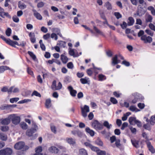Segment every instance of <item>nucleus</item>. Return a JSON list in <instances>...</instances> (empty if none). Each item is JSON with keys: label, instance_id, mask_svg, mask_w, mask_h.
<instances>
[{"label": "nucleus", "instance_id": "nucleus-49", "mask_svg": "<svg viewBox=\"0 0 155 155\" xmlns=\"http://www.w3.org/2000/svg\"><path fill=\"white\" fill-rule=\"evenodd\" d=\"M67 67L69 69H72L74 68V65L72 62H69L67 64Z\"/></svg>", "mask_w": 155, "mask_h": 155}, {"label": "nucleus", "instance_id": "nucleus-22", "mask_svg": "<svg viewBox=\"0 0 155 155\" xmlns=\"http://www.w3.org/2000/svg\"><path fill=\"white\" fill-rule=\"evenodd\" d=\"M66 140L68 143L74 145L76 143L75 140L72 138H67Z\"/></svg>", "mask_w": 155, "mask_h": 155}, {"label": "nucleus", "instance_id": "nucleus-36", "mask_svg": "<svg viewBox=\"0 0 155 155\" xmlns=\"http://www.w3.org/2000/svg\"><path fill=\"white\" fill-rule=\"evenodd\" d=\"M31 101V100L28 99H25L18 102V103L19 104H23L25 103H28Z\"/></svg>", "mask_w": 155, "mask_h": 155}, {"label": "nucleus", "instance_id": "nucleus-58", "mask_svg": "<svg viewBox=\"0 0 155 155\" xmlns=\"http://www.w3.org/2000/svg\"><path fill=\"white\" fill-rule=\"evenodd\" d=\"M106 5L107 9L110 10L112 9L111 5L109 2L106 3Z\"/></svg>", "mask_w": 155, "mask_h": 155}, {"label": "nucleus", "instance_id": "nucleus-14", "mask_svg": "<svg viewBox=\"0 0 155 155\" xmlns=\"http://www.w3.org/2000/svg\"><path fill=\"white\" fill-rule=\"evenodd\" d=\"M14 87L12 86L9 89L5 87H3L1 89V91L3 92H8V93L12 92V90L13 89Z\"/></svg>", "mask_w": 155, "mask_h": 155}, {"label": "nucleus", "instance_id": "nucleus-37", "mask_svg": "<svg viewBox=\"0 0 155 155\" xmlns=\"http://www.w3.org/2000/svg\"><path fill=\"white\" fill-rule=\"evenodd\" d=\"M152 19V17L151 15H149L146 19V22H151Z\"/></svg>", "mask_w": 155, "mask_h": 155}, {"label": "nucleus", "instance_id": "nucleus-15", "mask_svg": "<svg viewBox=\"0 0 155 155\" xmlns=\"http://www.w3.org/2000/svg\"><path fill=\"white\" fill-rule=\"evenodd\" d=\"M112 63L114 65L120 62V60L117 59V55H115L114 57L112 58Z\"/></svg>", "mask_w": 155, "mask_h": 155}, {"label": "nucleus", "instance_id": "nucleus-5", "mask_svg": "<svg viewBox=\"0 0 155 155\" xmlns=\"http://www.w3.org/2000/svg\"><path fill=\"white\" fill-rule=\"evenodd\" d=\"M25 143L23 142H19L16 143L14 146V148L16 150H21L24 147Z\"/></svg>", "mask_w": 155, "mask_h": 155}, {"label": "nucleus", "instance_id": "nucleus-20", "mask_svg": "<svg viewBox=\"0 0 155 155\" xmlns=\"http://www.w3.org/2000/svg\"><path fill=\"white\" fill-rule=\"evenodd\" d=\"M61 59L62 62L64 64L66 63L68 61V59L67 57L64 54L61 55Z\"/></svg>", "mask_w": 155, "mask_h": 155}, {"label": "nucleus", "instance_id": "nucleus-19", "mask_svg": "<svg viewBox=\"0 0 155 155\" xmlns=\"http://www.w3.org/2000/svg\"><path fill=\"white\" fill-rule=\"evenodd\" d=\"M10 70V69L8 66H2L0 67V73H3L5 70Z\"/></svg>", "mask_w": 155, "mask_h": 155}, {"label": "nucleus", "instance_id": "nucleus-35", "mask_svg": "<svg viewBox=\"0 0 155 155\" xmlns=\"http://www.w3.org/2000/svg\"><path fill=\"white\" fill-rule=\"evenodd\" d=\"M98 78L99 80L100 81H102L106 79V76L102 74H99Z\"/></svg>", "mask_w": 155, "mask_h": 155}, {"label": "nucleus", "instance_id": "nucleus-12", "mask_svg": "<svg viewBox=\"0 0 155 155\" xmlns=\"http://www.w3.org/2000/svg\"><path fill=\"white\" fill-rule=\"evenodd\" d=\"M7 43L9 45L14 47H16L15 45L19 46L18 42L16 41H13L10 39H8V41H7Z\"/></svg>", "mask_w": 155, "mask_h": 155}, {"label": "nucleus", "instance_id": "nucleus-16", "mask_svg": "<svg viewBox=\"0 0 155 155\" xmlns=\"http://www.w3.org/2000/svg\"><path fill=\"white\" fill-rule=\"evenodd\" d=\"M51 106V101L50 99H47L46 100L45 106L47 108H50Z\"/></svg>", "mask_w": 155, "mask_h": 155}, {"label": "nucleus", "instance_id": "nucleus-10", "mask_svg": "<svg viewBox=\"0 0 155 155\" xmlns=\"http://www.w3.org/2000/svg\"><path fill=\"white\" fill-rule=\"evenodd\" d=\"M34 12V16L38 19L41 20L42 19V17L41 15L35 9L32 10Z\"/></svg>", "mask_w": 155, "mask_h": 155}, {"label": "nucleus", "instance_id": "nucleus-2", "mask_svg": "<svg viewBox=\"0 0 155 155\" xmlns=\"http://www.w3.org/2000/svg\"><path fill=\"white\" fill-rule=\"evenodd\" d=\"M91 126L96 130H101L103 128V126L97 120L92 122Z\"/></svg>", "mask_w": 155, "mask_h": 155}, {"label": "nucleus", "instance_id": "nucleus-4", "mask_svg": "<svg viewBox=\"0 0 155 155\" xmlns=\"http://www.w3.org/2000/svg\"><path fill=\"white\" fill-rule=\"evenodd\" d=\"M142 40L145 43H150L152 41V38L150 36H147L146 35H143L141 38Z\"/></svg>", "mask_w": 155, "mask_h": 155}, {"label": "nucleus", "instance_id": "nucleus-24", "mask_svg": "<svg viewBox=\"0 0 155 155\" xmlns=\"http://www.w3.org/2000/svg\"><path fill=\"white\" fill-rule=\"evenodd\" d=\"M79 153L80 155H88L87 150L84 148L80 149Z\"/></svg>", "mask_w": 155, "mask_h": 155}, {"label": "nucleus", "instance_id": "nucleus-52", "mask_svg": "<svg viewBox=\"0 0 155 155\" xmlns=\"http://www.w3.org/2000/svg\"><path fill=\"white\" fill-rule=\"evenodd\" d=\"M35 95L36 96L41 97V96L40 94L36 91H34L32 94V95Z\"/></svg>", "mask_w": 155, "mask_h": 155}, {"label": "nucleus", "instance_id": "nucleus-62", "mask_svg": "<svg viewBox=\"0 0 155 155\" xmlns=\"http://www.w3.org/2000/svg\"><path fill=\"white\" fill-rule=\"evenodd\" d=\"M45 5V3L43 2H41L38 3L37 7L38 8H41L43 7Z\"/></svg>", "mask_w": 155, "mask_h": 155}, {"label": "nucleus", "instance_id": "nucleus-7", "mask_svg": "<svg viewBox=\"0 0 155 155\" xmlns=\"http://www.w3.org/2000/svg\"><path fill=\"white\" fill-rule=\"evenodd\" d=\"M84 145L87 147H89L93 151H97V147L93 146L91 143L88 142H86L84 143Z\"/></svg>", "mask_w": 155, "mask_h": 155}, {"label": "nucleus", "instance_id": "nucleus-59", "mask_svg": "<svg viewBox=\"0 0 155 155\" xmlns=\"http://www.w3.org/2000/svg\"><path fill=\"white\" fill-rule=\"evenodd\" d=\"M120 25L122 28L123 29L126 28L127 27V24L125 21H124L123 23V24H121Z\"/></svg>", "mask_w": 155, "mask_h": 155}, {"label": "nucleus", "instance_id": "nucleus-61", "mask_svg": "<svg viewBox=\"0 0 155 155\" xmlns=\"http://www.w3.org/2000/svg\"><path fill=\"white\" fill-rule=\"evenodd\" d=\"M50 35L49 33H47L46 35H43V38L45 40H47L50 37Z\"/></svg>", "mask_w": 155, "mask_h": 155}, {"label": "nucleus", "instance_id": "nucleus-38", "mask_svg": "<svg viewBox=\"0 0 155 155\" xmlns=\"http://www.w3.org/2000/svg\"><path fill=\"white\" fill-rule=\"evenodd\" d=\"M31 129L33 130L34 131H35V132L38 129V127L35 123L32 122V127Z\"/></svg>", "mask_w": 155, "mask_h": 155}, {"label": "nucleus", "instance_id": "nucleus-34", "mask_svg": "<svg viewBox=\"0 0 155 155\" xmlns=\"http://www.w3.org/2000/svg\"><path fill=\"white\" fill-rule=\"evenodd\" d=\"M131 142L133 145L136 148H138L139 147L138 144V142L136 140H131Z\"/></svg>", "mask_w": 155, "mask_h": 155}, {"label": "nucleus", "instance_id": "nucleus-42", "mask_svg": "<svg viewBox=\"0 0 155 155\" xmlns=\"http://www.w3.org/2000/svg\"><path fill=\"white\" fill-rule=\"evenodd\" d=\"M28 53L34 60H35L36 59V57L32 52L30 51H28Z\"/></svg>", "mask_w": 155, "mask_h": 155}, {"label": "nucleus", "instance_id": "nucleus-23", "mask_svg": "<svg viewBox=\"0 0 155 155\" xmlns=\"http://www.w3.org/2000/svg\"><path fill=\"white\" fill-rule=\"evenodd\" d=\"M35 132V131H34L33 130L31 129H30L27 130L26 134V135L28 136L31 137L32 136V134Z\"/></svg>", "mask_w": 155, "mask_h": 155}, {"label": "nucleus", "instance_id": "nucleus-28", "mask_svg": "<svg viewBox=\"0 0 155 155\" xmlns=\"http://www.w3.org/2000/svg\"><path fill=\"white\" fill-rule=\"evenodd\" d=\"M50 151L52 153H57L58 152V149L54 147H52L50 149Z\"/></svg>", "mask_w": 155, "mask_h": 155}, {"label": "nucleus", "instance_id": "nucleus-13", "mask_svg": "<svg viewBox=\"0 0 155 155\" xmlns=\"http://www.w3.org/2000/svg\"><path fill=\"white\" fill-rule=\"evenodd\" d=\"M42 150V147L41 146H39L36 148L35 152L36 153L34 155H42L41 152Z\"/></svg>", "mask_w": 155, "mask_h": 155}, {"label": "nucleus", "instance_id": "nucleus-27", "mask_svg": "<svg viewBox=\"0 0 155 155\" xmlns=\"http://www.w3.org/2000/svg\"><path fill=\"white\" fill-rule=\"evenodd\" d=\"M145 12V11H143L142 12V13H141L140 10H138L137 13H134V17H136L137 16H141L143 15L144 14Z\"/></svg>", "mask_w": 155, "mask_h": 155}, {"label": "nucleus", "instance_id": "nucleus-39", "mask_svg": "<svg viewBox=\"0 0 155 155\" xmlns=\"http://www.w3.org/2000/svg\"><path fill=\"white\" fill-rule=\"evenodd\" d=\"M19 100L18 97H14L11 98L10 99V101L11 103H13L14 102H17Z\"/></svg>", "mask_w": 155, "mask_h": 155}, {"label": "nucleus", "instance_id": "nucleus-1", "mask_svg": "<svg viewBox=\"0 0 155 155\" xmlns=\"http://www.w3.org/2000/svg\"><path fill=\"white\" fill-rule=\"evenodd\" d=\"M9 118H10L11 121L14 124L18 125L20 122L21 117L16 114H13L9 115Z\"/></svg>", "mask_w": 155, "mask_h": 155}, {"label": "nucleus", "instance_id": "nucleus-53", "mask_svg": "<svg viewBox=\"0 0 155 155\" xmlns=\"http://www.w3.org/2000/svg\"><path fill=\"white\" fill-rule=\"evenodd\" d=\"M115 145L117 147H119L121 145L120 140L119 139H117L115 141Z\"/></svg>", "mask_w": 155, "mask_h": 155}, {"label": "nucleus", "instance_id": "nucleus-44", "mask_svg": "<svg viewBox=\"0 0 155 155\" xmlns=\"http://www.w3.org/2000/svg\"><path fill=\"white\" fill-rule=\"evenodd\" d=\"M94 30H95V31H96V32L97 33H99L102 35H104V34L101 31L99 30L96 27L94 26Z\"/></svg>", "mask_w": 155, "mask_h": 155}, {"label": "nucleus", "instance_id": "nucleus-54", "mask_svg": "<svg viewBox=\"0 0 155 155\" xmlns=\"http://www.w3.org/2000/svg\"><path fill=\"white\" fill-rule=\"evenodd\" d=\"M110 101L113 104H115L117 103V100L114 98L111 97L110 99Z\"/></svg>", "mask_w": 155, "mask_h": 155}, {"label": "nucleus", "instance_id": "nucleus-55", "mask_svg": "<svg viewBox=\"0 0 155 155\" xmlns=\"http://www.w3.org/2000/svg\"><path fill=\"white\" fill-rule=\"evenodd\" d=\"M51 37L52 38H54L55 40H57L58 39V36L57 34L55 33H52L51 35Z\"/></svg>", "mask_w": 155, "mask_h": 155}, {"label": "nucleus", "instance_id": "nucleus-33", "mask_svg": "<svg viewBox=\"0 0 155 155\" xmlns=\"http://www.w3.org/2000/svg\"><path fill=\"white\" fill-rule=\"evenodd\" d=\"M103 125L108 129H110V127L112 126V125L111 124H109L108 122L107 121H105L104 122Z\"/></svg>", "mask_w": 155, "mask_h": 155}, {"label": "nucleus", "instance_id": "nucleus-9", "mask_svg": "<svg viewBox=\"0 0 155 155\" xmlns=\"http://www.w3.org/2000/svg\"><path fill=\"white\" fill-rule=\"evenodd\" d=\"M71 133L74 135L77 136L79 137H81L82 136V133L78 130H73Z\"/></svg>", "mask_w": 155, "mask_h": 155}, {"label": "nucleus", "instance_id": "nucleus-57", "mask_svg": "<svg viewBox=\"0 0 155 155\" xmlns=\"http://www.w3.org/2000/svg\"><path fill=\"white\" fill-rule=\"evenodd\" d=\"M82 84H85L87 83V81L86 79V78H81L80 80Z\"/></svg>", "mask_w": 155, "mask_h": 155}, {"label": "nucleus", "instance_id": "nucleus-51", "mask_svg": "<svg viewBox=\"0 0 155 155\" xmlns=\"http://www.w3.org/2000/svg\"><path fill=\"white\" fill-rule=\"evenodd\" d=\"M145 32L147 33L148 35L150 36H152L153 35V32H152L151 30L149 29H146L145 30Z\"/></svg>", "mask_w": 155, "mask_h": 155}, {"label": "nucleus", "instance_id": "nucleus-21", "mask_svg": "<svg viewBox=\"0 0 155 155\" xmlns=\"http://www.w3.org/2000/svg\"><path fill=\"white\" fill-rule=\"evenodd\" d=\"M85 131L88 133H89L91 136H93L94 134V131L90 128L87 127L85 129Z\"/></svg>", "mask_w": 155, "mask_h": 155}, {"label": "nucleus", "instance_id": "nucleus-26", "mask_svg": "<svg viewBox=\"0 0 155 155\" xmlns=\"http://www.w3.org/2000/svg\"><path fill=\"white\" fill-rule=\"evenodd\" d=\"M134 22V20L132 17H130L128 18V21L127 22V25L129 26H131L133 25Z\"/></svg>", "mask_w": 155, "mask_h": 155}, {"label": "nucleus", "instance_id": "nucleus-8", "mask_svg": "<svg viewBox=\"0 0 155 155\" xmlns=\"http://www.w3.org/2000/svg\"><path fill=\"white\" fill-rule=\"evenodd\" d=\"M68 89L70 91L71 95L73 97H75L77 93L76 91L74 90L71 86H69L68 87Z\"/></svg>", "mask_w": 155, "mask_h": 155}, {"label": "nucleus", "instance_id": "nucleus-47", "mask_svg": "<svg viewBox=\"0 0 155 155\" xmlns=\"http://www.w3.org/2000/svg\"><path fill=\"white\" fill-rule=\"evenodd\" d=\"M143 127L145 129L149 130H150L151 129L150 125L148 124H144L143 126Z\"/></svg>", "mask_w": 155, "mask_h": 155}, {"label": "nucleus", "instance_id": "nucleus-17", "mask_svg": "<svg viewBox=\"0 0 155 155\" xmlns=\"http://www.w3.org/2000/svg\"><path fill=\"white\" fill-rule=\"evenodd\" d=\"M52 31L54 33L56 34L57 35H59L60 37H62V35L60 33V31L59 29L56 28H53Z\"/></svg>", "mask_w": 155, "mask_h": 155}, {"label": "nucleus", "instance_id": "nucleus-48", "mask_svg": "<svg viewBox=\"0 0 155 155\" xmlns=\"http://www.w3.org/2000/svg\"><path fill=\"white\" fill-rule=\"evenodd\" d=\"M56 81L55 80H54L52 82V85H51V88L54 90H55V89L56 88Z\"/></svg>", "mask_w": 155, "mask_h": 155}, {"label": "nucleus", "instance_id": "nucleus-32", "mask_svg": "<svg viewBox=\"0 0 155 155\" xmlns=\"http://www.w3.org/2000/svg\"><path fill=\"white\" fill-rule=\"evenodd\" d=\"M150 122L151 125H153L155 124V114L152 116L150 119Z\"/></svg>", "mask_w": 155, "mask_h": 155}, {"label": "nucleus", "instance_id": "nucleus-40", "mask_svg": "<svg viewBox=\"0 0 155 155\" xmlns=\"http://www.w3.org/2000/svg\"><path fill=\"white\" fill-rule=\"evenodd\" d=\"M5 16H6L9 18H11V16L8 14V12H4L3 13H2V16H1L3 18H4Z\"/></svg>", "mask_w": 155, "mask_h": 155}, {"label": "nucleus", "instance_id": "nucleus-30", "mask_svg": "<svg viewBox=\"0 0 155 155\" xmlns=\"http://www.w3.org/2000/svg\"><path fill=\"white\" fill-rule=\"evenodd\" d=\"M20 125L21 128L24 130H26L28 128L27 124L24 122H21L20 123Z\"/></svg>", "mask_w": 155, "mask_h": 155}, {"label": "nucleus", "instance_id": "nucleus-18", "mask_svg": "<svg viewBox=\"0 0 155 155\" xmlns=\"http://www.w3.org/2000/svg\"><path fill=\"white\" fill-rule=\"evenodd\" d=\"M5 155H11L12 154V150L10 148H7L4 149Z\"/></svg>", "mask_w": 155, "mask_h": 155}, {"label": "nucleus", "instance_id": "nucleus-25", "mask_svg": "<svg viewBox=\"0 0 155 155\" xmlns=\"http://www.w3.org/2000/svg\"><path fill=\"white\" fill-rule=\"evenodd\" d=\"M0 139L4 141H6L7 139V137L6 134L2 133H0Z\"/></svg>", "mask_w": 155, "mask_h": 155}, {"label": "nucleus", "instance_id": "nucleus-45", "mask_svg": "<svg viewBox=\"0 0 155 155\" xmlns=\"http://www.w3.org/2000/svg\"><path fill=\"white\" fill-rule=\"evenodd\" d=\"M1 130L2 131H6L8 130V127L7 126H2L1 127Z\"/></svg>", "mask_w": 155, "mask_h": 155}, {"label": "nucleus", "instance_id": "nucleus-29", "mask_svg": "<svg viewBox=\"0 0 155 155\" xmlns=\"http://www.w3.org/2000/svg\"><path fill=\"white\" fill-rule=\"evenodd\" d=\"M97 152V155H106V152L104 150H100L99 149L97 148V151H94Z\"/></svg>", "mask_w": 155, "mask_h": 155}, {"label": "nucleus", "instance_id": "nucleus-50", "mask_svg": "<svg viewBox=\"0 0 155 155\" xmlns=\"http://www.w3.org/2000/svg\"><path fill=\"white\" fill-rule=\"evenodd\" d=\"M81 109H83L86 112H89V107L88 106L86 105H85L84 106V108L81 107Z\"/></svg>", "mask_w": 155, "mask_h": 155}, {"label": "nucleus", "instance_id": "nucleus-6", "mask_svg": "<svg viewBox=\"0 0 155 155\" xmlns=\"http://www.w3.org/2000/svg\"><path fill=\"white\" fill-rule=\"evenodd\" d=\"M147 147L148 148L149 150L152 153L155 152V149L153 147L151 144V143L149 141H146Z\"/></svg>", "mask_w": 155, "mask_h": 155}, {"label": "nucleus", "instance_id": "nucleus-3", "mask_svg": "<svg viewBox=\"0 0 155 155\" xmlns=\"http://www.w3.org/2000/svg\"><path fill=\"white\" fill-rule=\"evenodd\" d=\"M11 120L9 118V115L6 118L0 119V123L2 125H7L9 124Z\"/></svg>", "mask_w": 155, "mask_h": 155}, {"label": "nucleus", "instance_id": "nucleus-46", "mask_svg": "<svg viewBox=\"0 0 155 155\" xmlns=\"http://www.w3.org/2000/svg\"><path fill=\"white\" fill-rule=\"evenodd\" d=\"M96 143L97 145L100 146H102L103 144L102 142L99 139H98L96 141Z\"/></svg>", "mask_w": 155, "mask_h": 155}, {"label": "nucleus", "instance_id": "nucleus-60", "mask_svg": "<svg viewBox=\"0 0 155 155\" xmlns=\"http://www.w3.org/2000/svg\"><path fill=\"white\" fill-rule=\"evenodd\" d=\"M69 54L71 55L74 57L75 53L73 49H71L69 51Z\"/></svg>", "mask_w": 155, "mask_h": 155}, {"label": "nucleus", "instance_id": "nucleus-11", "mask_svg": "<svg viewBox=\"0 0 155 155\" xmlns=\"http://www.w3.org/2000/svg\"><path fill=\"white\" fill-rule=\"evenodd\" d=\"M129 121L130 124L134 125L137 121V120L136 118L134 117H130L129 118Z\"/></svg>", "mask_w": 155, "mask_h": 155}, {"label": "nucleus", "instance_id": "nucleus-43", "mask_svg": "<svg viewBox=\"0 0 155 155\" xmlns=\"http://www.w3.org/2000/svg\"><path fill=\"white\" fill-rule=\"evenodd\" d=\"M114 15L117 19H119L122 17V15L119 12H115L114 13Z\"/></svg>", "mask_w": 155, "mask_h": 155}, {"label": "nucleus", "instance_id": "nucleus-64", "mask_svg": "<svg viewBox=\"0 0 155 155\" xmlns=\"http://www.w3.org/2000/svg\"><path fill=\"white\" fill-rule=\"evenodd\" d=\"M149 28L152 30L155 31V26L152 23H150L149 25Z\"/></svg>", "mask_w": 155, "mask_h": 155}, {"label": "nucleus", "instance_id": "nucleus-41", "mask_svg": "<svg viewBox=\"0 0 155 155\" xmlns=\"http://www.w3.org/2000/svg\"><path fill=\"white\" fill-rule=\"evenodd\" d=\"M11 32L12 31L11 28H8L6 31L5 34L8 36L9 37L10 36Z\"/></svg>", "mask_w": 155, "mask_h": 155}, {"label": "nucleus", "instance_id": "nucleus-63", "mask_svg": "<svg viewBox=\"0 0 155 155\" xmlns=\"http://www.w3.org/2000/svg\"><path fill=\"white\" fill-rule=\"evenodd\" d=\"M144 34V31L142 30H140L139 32L138 33V36L139 37H141L143 35V34Z\"/></svg>", "mask_w": 155, "mask_h": 155}, {"label": "nucleus", "instance_id": "nucleus-31", "mask_svg": "<svg viewBox=\"0 0 155 155\" xmlns=\"http://www.w3.org/2000/svg\"><path fill=\"white\" fill-rule=\"evenodd\" d=\"M130 110L134 112H137L140 111V110L137 109L136 107L134 106H131L129 108Z\"/></svg>", "mask_w": 155, "mask_h": 155}, {"label": "nucleus", "instance_id": "nucleus-56", "mask_svg": "<svg viewBox=\"0 0 155 155\" xmlns=\"http://www.w3.org/2000/svg\"><path fill=\"white\" fill-rule=\"evenodd\" d=\"M12 19L16 23L18 22L19 21L18 18L16 15H14L12 17Z\"/></svg>", "mask_w": 155, "mask_h": 155}]
</instances>
